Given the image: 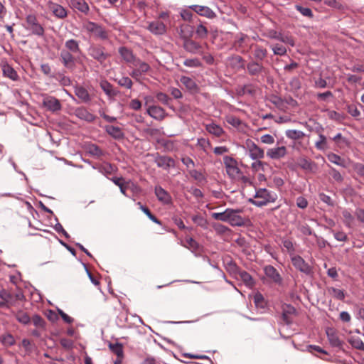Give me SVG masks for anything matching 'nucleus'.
Listing matches in <instances>:
<instances>
[{"label": "nucleus", "instance_id": "obj_1", "mask_svg": "<svg viewBox=\"0 0 364 364\" xmlns=\"http://www.w3.org/2000/svg\"><path fill=\"white\" fill-rule=\"evenodd\" d=\"M277 195L266 188L257 190L255 195V199H250V202L257 207L266 205L276 200Z\"/></svg>", "mask_w": 364, "mask_h": 364}, {"label": "nucleus", "instance_id": "obj_2", "mask_svg": "<svg viewBox=\"0 0 364 364\" xmlns=\"http://www.w3.org/2000/svg\"><path fill=\"white\" fill-rule=\"evenodd\" d=\"M223 162L226 169L228 175L232 179H239L242 176V173L240 168L237 167V163L235 159L232 157L225 156L223 158Z\"/></svg>", "mask_w": 364, "mask_h": 364}, {"label": "nucleus", "instance_id": "obj_3", "mask_svg": "<svg viewBox=\"0 0 364 364\" xmlns=\"http://www.w3.org/2000/svg\"><path fill=\"white\" fill-rule=\"evenodd\" d=\"M83 28L96 38L102 40L108 38L107 31L103 27L95 23L87 21L84 23Z\"/></svg>", "mask_w": 364, "mask_h": 364}, {"label": "nucleus", "instance_id": "obj_4", "mask_svg": "<svg viewBox=\"0 0 364 364\" xmlns=\"http://www.w3.org/2000/svg\"><path fill=\"white\" fill-rule=\"evenodd\" d=\"M42 98V105L46 110L54 113L62 109L60 102L55 97L43 95Z\"/></svg>", "mask_w": 364, "mask_h": 364}, {"label": "nucleus", "instance_id": "obj_5", "mask_svg": "<svg viewBox=\"0 0 364 364\" xmlns=\"http://www.w3.org/2000/svg\"><path fill=\"white\" fill-rule=\"evenodd\" d=\"M245 148L249 153L250 157L252 160L261 159L264 156V150L259 147L253 141L250 139H247L246 141Z\"/></svg>", "mask_w": 364, "mask_h": 364}, {"label": "nucleus", "instance_id": "obj_6", "mask_svg": "<svg viewBox=\"0 0 364 364\" xmlns=\"http://www.w3.org/2000/svg\"><path fill=\"white\" fill-rule=\"evenodd\" d=\"M27 28L31 30L32 33L39 36L44 34V29L43 26L38 23L36 16L28 15L26 16Z\"/></svg>", "mask_w": 364, "mask_h": 364}, {"label": "nucleus", "instance_id": "obj_7", "mask_svg": "<svg viewBox=\"0 0 364 364\" xmlns=\"http://www.w3.org/2000/svg\"><path fill=\"white\" fill-rule=\"evenodd\" d=\"M241 213V209L228 208V223L232 226H242L245 224V220L240 215Z\"/></svg>", "mask_w": 364, "mask_h": 364}, {"label": "nucleus", "instance_id": "obj_8", "mask_svg": "<svg viewBox=\"0 0 364 364\" xmlns=\"http://www.w3.org/2000/svg\"><path fill=\"white\" fill-rule=\"evenodd\" d=\"M291 262L293 266L299 271L310 274L311 273V267L305 262V260L299 255L291 257Z\"/></svg>", "mask_w": 364, "mask_h": 364}, {"label": "nucleus", "instance_id": "obj_9", "mask_svg": "<svg viewBox=\"0 0 364 364\" xmlns=\"http://www.w3.org/2000/svg\"><path fill=\"white\" fill-rule=\"evenodd\" d=\"M226 65L228 67L233 69L235 71L245 68V61L243 58L237 55L230 56L226 60Z\"/></svg>", "mask_w": 364, "mask_h": 364}, {"label": "nucleus", "instance_id": "obj_10", "mask_svg": "<svg viewBox=\"0 0 364 364\" xmlns=\"http://www.w3.org/2000/svg\"><path fill=\"white\" fill-rule=\"evenodd\" d=\"M60 60L68 70H73L75 67V58L73 53L68 50H63L60 54Z\"/></svg>", "mask_w": 364, "mask_h": 364}, {"label": "nucleus", "instance_id": "obj_11", "mask_svg": "<svg viewBox=\"0 0 364 364\" xmlns=\"http://www.w3.org/2000/svg\"><path fill=\"white\" fill-rule=\"evenodd\" d=\"M296 166L305 171L315 173L317 170V165L306 157H299L296 160Z\"/></svg>", "mask_w": 364, "mask_h": 364}, {"label": "nucleus", "instance_id": "obj_12", "mask_svg": "<svg viewBox=\"0 0 364 364\" xmlns=\"http://www.w3.org/2000/svg\"><path fill=\"white\" fill-rule=\"evenodd\" d=\"M189 9L201 16L212 19L216 16L215 13L208 6L200 5H191Z\"/></svg>", "mask_w": 364, "mask_h": 364}, {"label": "nucleus", "instance_id": "obj_13", "mask_svg": "<svg viewBox=\"0 0 364 364\" xmlns=\"http://www.w3.org/2000/svg\"><path fill=\"white\" fill-rule=\"evenodd\" d=\"M264 272L272 282L277 284H281L282 278L279 272L272 265H267L264 267Z\"/></svg>", "mask_w": 364, "mask_h": 364}, {"label": "nucleus", "instance_id": "obj_14", "mask_svg": "<svg viewBox=\"0 0 364 364\" xmlns=\"http://www.w3.org/2000/svg\"><path fill=\"white\" fill-rule=\"evenodd\" d=\"M146 113L151 117L158 121L163 120L166 116L165 110L162 107L156 105L149 106L146 109Z\"/></svg>", "mask_w": 364, "mask_h": 364}, {"label": "nucleus", "instance_id": "obj_15", "mask_svg": "<svg viewBox=\"0 0 364 364\" xmlns=\"http://www.w3.org/2000/svg\"><path fill=\"white\" fill-rule=\"evenodd\" d=\"M328 340L333 347H341L343 341L339 338L336 331L333 328H327L326 331Z\"/></svg>", "mask_w": 364, "mask_h": 364}, {"label": "nucleus", "instance_id": "obj_16", "mask_svg": "<svg viewBox=\"0 0 364 364\" xmlns=\"http://www.w3.org/2000/svg\"><path fill=\"white\" fill-rule=\"evenodd\" d=\"M287 154V148L284 146L269 149L267 156L272 159H279Z\"/></svg>", "mask_w": 364, "mask_h": 364}, {"label": "nucleus", "instance_id": "obj_17", "mask_svg": "<svg viewBox=\"0 0 364 364\" xmlns=\"http://www.w3.org/2000/svg\"><path fill=\"white\" fill-rule=\"evenodd\" d=\"M155 195L157 199L164 204H169L171 203V195L162 187L156 186L154 189Z\"/></svg>", "mask_w": 364, "mask_h": 364}, {"label": "nucleus", "instance_id": "obj_18", "mask_svg": "<svg viewBox=\"0 0 364 364\" xmlns=\"http://www.w3.org/2000/svg\"><path fill=\"white\" fill-rule=\"evenodd\" d=\"M148 29L153 34L162 35L166 32V26L163 22L156 21L149 24Z\"/></svg>", "mask_w": 364, "mask_h": 364}, {"label": "nucleus", "instance_id": "obj_19", "mask_svg": "<svg viewBox=\"0 0 364 364\" xmlns=\"http://www.w3.org/2000/svg\"><path fill=\"white\" fill-rule=\"evenodd\" d=\"M89 54L99 62H103L107 58V55L100 47L92 46L89 49Z\"/></svg>", "mask_w": 364, "mask_h": 364}, {"label": "nucleus", "instance_id": "obj_20", "mask_svg": "<svg viewBox=\"0 0 364 364\" xmlns=\"http://www.w3.org/2000/svg\"><path fill=\"white\" fill-rule=\"evenodd\" d=\"M184 48L186 51L193 54H201V46L191 39L186 40L184 42Z\"/></svg>", "mask_w": 364, "mask_h": 364}, {"label": "nucleus", "instance_id": "obj_21", "mask_svg": "<svg viewBox=\"0 0 364 364\" xmlns=\"http://www.w3.org/2000/svg\"><path fill=\"white\" fill-rule=\"evenodd\" d=\"M119 53L121 57L124 59V60L132 65H133V64L134 63V62H136V60L137 59L134 55L132 51L125 47L119 48Z\"/></svg>", "mask_w": 364, "mask_h": 364}, {"label": "nucleus", "instance_id": "obj_22", "mask_svg": "<svg viewBox=\"0 0 364 364\" xmlns=\"http://www.w3.org/2000/svg\"><path fill=\"white\" fill-rule=\"evenodd\" d=\"M75 114L79 119L89 122H93L95 119V115L88 112V110L84 107H79L76 109Z\"/></svg>", "mask_w": 364, "mask_h": 364}, {"label": "nucleus", "instance_id": "obj_23", "mask_svg": "<svg viewBox=\"0 0 364 364\" xmlns=\"http://www.w3.org/2000/svg\"><path fill=\"white\" fill-rule=\"evenodd\" d=\"M48 9L58 18H63L67 16L65 9L58 4L49 2Z\"/></svg>", "mask_w": 364, "mask_h": 364}, {"label": "nucleus", "instance_id": "obj_24", "mask_svg": "<svg viewBox=\"0 0 364 364\" xmlns=\"http://www.w3.org/2000/svg\"><path fill=\"white\" fill-rule=\"evenodd\" d=\"M104 129L108 134H109L115 139H120L124 137L123 132L118 127L107 125L104 127Z\"/></svg>", "mask_w": 364, "mask_h": 364}, {"label": "nucleus", "instance_id": "obj_25", "mask_svg": "<svg viewBox=\"0 0 364 364\" xmlns=\"http://www.w3.org/2000/svg\"><path fill=\"white\" fill-rule=\"evenodd\" d=\"M205 129L210 134L218 137L221 136L225 132L223 129L220 125L215 123L205 124Z\"/></svg>", "mask_w": 364, "mask_h": 364}, {"label": "nucleus", "instance_id": "obj_26", "mask_svg": "<svg viewBox=\"0 0 364 364\" xmlns=\"http://www.w3.org/2000/svg\"><path fill=\"white\" fill-rule=\"evenodd\" d=\"M247 69L252 75H259L264 70V67L257 62L252 61L247 64Z\"/></svg>", "mask_w": 364, "mask_h": 364}, {"label": "nucleus", "instance_id": "obj_27", "mask_svg": "<svg viewBox=\"0 0 364 364\" xmlns=\"http://www.w3.org/2000/svg\"><path fill=\"white\" fill-rule=\"evenodd\" d=\"M238 279H241L246 287L249 288L253 287L255 281L252 276L245 271H240L238 272Z\"/></svg>", "mask_w": 364, "mask_h": 364}, {"label": "nucleus", "instance_id": "obj_28", "mask_svg": "<svg viewBox=\"0 0 364 364\" xmlns=\"http://www.w3.org/2000/svg\"><path fill=\"white\" fill-rule=\"evenodd\" d=\"M70 5L73 9L85 14L89 11V6L85 0H70Z\"/></svg>", "mask_w": 364, "mask_h": 364}, {"label": "nucleus", "instance_id": "obj_29", "mask_svg": "<svg viewBox=\"0 0 364 364\" xmlns=\"http://www.w3.org/2000/svg\"><path fill=\"white\" fill-rule=\"evenodd\" d=\"M2 71L5 77H9L14 81H16L18 79V75L16 71L8 64L3 65Z\"/></svg>", "mask_w": 364, "mask_h": 364}, {"label": "nucleus", "instance_id": "obj_30", "mask_svg": "<svg viewBox=\"0 0 364 364\" xmlns=\"http://www.w3.org/2000/svg\"><path fill=\"white\" fill-rule=\"evenodd\" d=\"M156 164L159 167H161L164 169H167L171 166H173L174 161L170 157L161 156L156 159Z\"/></svg>", "mask_w": 364, "mask_h": 364}, {"label": "nucleus", "instance_id": "obj_31", "mask_svg": "<svg viewBox=\"0 0 364 364\" xmlns=\"http://www.w3.org/2000/svg\"><path fill=\"white\" fill-rule=\"evenodd\" d=\"M65 50L69 51L71 53L75 54L80 52L79 43L74 40L70 39L65 43Z\"/></svg>", "mask_w": 364, "mask_h": 364}, {"label": "nucleus", "instance_id": "obj_32", "mask_svg": "<svg viewBox=\"0 0 364 364\" xmlns=\"http://www.w3.org/2000/svg\"><path fill=\"white\" fill-rule=\"evenodd\" d=\"M75 93L78 98L85 102H89L90 100V95L87 90L82 87H76L75 88Z\"/></svg>", "mask_w": 364, "mask_h": 364}, {"label": "nucleus", "instance_id": "obj_33", "mask_svg": "<svg viewBox=\"0 0 364 364\" xmlns=\"http://www.w3.org/2000/svg\"><path fill=\"white\" fill-rule=\"evenodd\" d=\"M285 135L289 139L296 140L303 138L305 134L299 130L288 129L285 132Z\"/></svg>", "mask_w": 364, "mask_h": 364}, {"label": "nucleus", "instance_id": "obj_34", "mask_svg": "<svg viewBox=\"0 0 364 364\" xmlns=\"http://www.w3.org/2000/svg\"><path fill=\"white\" fill-rule=\"evenodd\" d=\"M100 87L107 96L112 97L115 95L112 85L107 80H102L100 82Z\"/></svg>", "mask_w": 364, "mask_h": 364}, {"label": "nucleus", "instance_id": "obj_35", "mask_svg": "<svg viewBox=\"0 0 364 364\" xmlns=\"http://www.w3.org/2000/svg\"><path fill=\"white\" fill-rule=\"evenodd\" d=\"M15 317L16 320L24 325H26L30 323L31 318L27 313L23 311H18L16 314Z\"/></svg>", "mask_w": 364, "mask_h": 364}, {"label": "nucleus", "instance_id": "obj_36", "mask_svg": "<svg viewBox=\"0 0 364 364\" xmlns=\"http://www.w3.org/2000/svg\"><path fill=\"white\" fill-rule=\"evenodd\" d=\"M342 215L343 217V223L348 228H351L354 222L353 215L346 209L342 211Z\"/></svg>", "mask_w": 364, "mask_h": 364}, {"label": "nucleus", "instance_id": "obj_37", "mask_svg": "<svg viewBox=\"0 0 364 364\" xmlns=\"http://www.w3.org/2000/svg\"><path fill=\"white\" fill-rule=\"evenodd\" d=\"M184 246L196 253L198 252L200 249L198 243L191 237L186 239V245H184Z\"/></svg>", "mask_w": 364, "mask_h": 364}, {"label": "nucleus", "instance_id": "obj_38", "mask_svg": "<svg viewBox=\"0 0 364 364\" xmlns=\"http://www.w3.org/2000/svg\"><path fill=\"white\" fill-rule=\"evenodd\" d=\"M267 51L265 48L256 46L254 50V57L257 60H262L267 56Z\"/></svg>", "mask_w": 364, "mask_h": 364}, {"label": "nucleus", "instance_id": "obj_39", "mask_svg": "<svg viewBox=\"0 0 364 364\" xmlns=\"http://www.w3.org/2000/svg\"><path fill=\"white\" fill-rule=\"evenodd\" d=\"M180 81L190 90H194L196 88L195 82L189 77L182 76Z\"/></svg>", "mask_w": 364, "mask_h": 364}, {"label": "nucleus", "instance_id": "obj_40", "mask_svg": "<svg viewBox=\"0 0 364 364\" xmlns=\"http://www.w3.org/2000/svg\"><path fill=\"white\" fill-rule=\"evenodd\" d=\"M315 147L321 151L327 149V139L324 135L321 134L318 135V140L315 143Z\"/></svg>", "mask_w": 364, "mask_h": 364}, {"label": "nucleus", "instance_id": "obj_41", "mask_svg": "<svg viewBox=\"0 0 364 364\" xmlns=\"http://www.w3.org/2000/svg\"><path fill=\"white\" fill-rule=\"evenodd\" d=\"M133 66L137 68L142 74L146 73L150 70V66L146 63L142 62L139 59L136 60Z\"/></svg>", "mask_w": 364, "mask_h": 364}, {"label": "nucleus", "instance_id": "obj_42", "mask_svg": "<svg viewBox=\"0 0 364 364\" xmlns=\"http://www.w3.org/2000/svg\"><path fill=\"white\" fill-rule=\"evenodd\" d=\"M208 29L204 25H203L202 23L198 25V26L196 28V35L197 38L201 39L205 38L208 36Z\"/></svg>", "mask_w": 364, "mask_h": 364}, {"label": "nucleus", "instance_id": "obj_43", "mask_svg": "<svg viewBox=\"0 0 364 364\" xmlns=\"http://www.w3.org/2000/svg\"><path fill=\"white\" fill-rule=\"evenodd\" d=\"M349 343L357 349L364 350V343L358 336H351Z\"/></svg>", "mask_w": 364, "mask_h": 364}, {"label": "nucleus", "instance_id": "obj_44", "mask_svg": "<svg viewBox=\"0 0 364 364\" xmlns=\"http://www.w3.org/2000/svg\"><path fill=\"white\" fill-rule=\"evenodd\" d=\"M109 349L112 353L116 354L117 357L122 358L123 355V348L122 346L118 343H109Z\"/></svg>", "mask_w": 364, "mask_h": 364}, {"label": "nucleus", "instance_id": "obj_45", "mask_svg": "<svg viewBox=\"0 0 364 364\" xmlns=\"http://www.w3.org/2000/svg\"><path fill=\"white\" fill-rule=\"evenodd\" d=\"M0 341L3 345L10 346L14 344L15 339L11 334L6 333L1 336Z\"/></svg>", "mask_w": 364, "mask_h": 364}, {"label": "nucleus", "instance_id": "obj_46", "mask_svg": "<svg viewBox=\"0 0 364 364\" xmlns=\"http://www.w3.org/2000/svg\"><path fill=\"white\" fill-rule=\"evenodd\" d=\"M211 216L215 220L228 223V208L221 213H213Z\"/></svg>", "mask_w": 364, "mask_h": 364}, {"label": "nucleus", "instance_id": "obj_47", "mask_svg": "<svg viewBox=\"0 0 364 364\" xmlns=\"http://www.w3.org/2000/svg\"><path fill=\"white\" fill-rule=\"evenodd\" d=\"M137 205L151 221L156 224H160V221L154 215L151 214L150 210L146 207L144 206L140 202L137 203Z\"/></svg>", "mask_w": 364, "mask_h": 364}, {"label": "nucleus", "instance_id": "obj_48", "mask_svg": "<svg viewBox=\"0 0 364 364\" xmlns=\"http://www.w3.org/2000/svg\"><path fill=\"white\" fill-rule=\"evenodd\" d=\"M87 151L90 155L96 157H100L102 155V151L95 144L89 145Z\"/></svg>", "mask_w": 364, "mask_h": 364}, {"label": "nucleus", "instance_id": "obj_49", "mask_svg": "<svg viewBox=\"0 0 364 364\" xmlns=\"http://www.w3.org/2000/svg\"><path fill=\"white\" fill-rule=\"evenodd\" d=\"M328 292L336 299L343 300L345 298V293L343 290L336 288H330Z\"/></svg>", "mask_w": 364, "mask_h": 364}, {"label": "nucleus", "instance_id": "obj_50", "mask_svg": "<svg viewBox=\"0 0 364 364\" xmlns=\"http://www.w3.org/2000/svg\"><path fill=\"white\" fill-rule=\"evenodd\" d=\"M296 9L299 11L304 16L312 18L313 17V13L311 10L309 8L307 7H303L300 5H296L295 6Z\"/></svg>", "mask_w": 364, "mask_h": 364}, {"label": "nucleus", "instance_id": "obj_51", "mask_svg": "<svg viewBox=\"0 0 364 364\" xmlns=\"http://www.w3.org/2000/svg\"><path fill=\"white\" fill-rule=\"evenodd\" d=\"M156 97L158 100V101L161 102L165 105H169V102L171 101V98L165 93L164 92H158L156 95Z\"/></svg>", "mask_w": 364, "mask_h": 364}, {"label": "nucleus", "instance_id": "obj_52", "mask_svg": "<svg viewBox=\"0 0 364 364\" xmlns=\"http://www.w3.org/2000/svg\"><path fill=\"white\" fill-rule=\"evenodd\" d=\"M254 302L257 307H264V297L260 293H257L255 294Z\"/></svg>", "mask_w": 364, "mask_h": 364}, {"label": "nucleus", "instance_id": "obj_53", "mask_svg": "<svg viewBox=\"0 0 364 364\" xmlns=\"http://www.w3.org/2000/svg\"><path fill=\"white\" fill-rule=\"evenodd\" d=\"M118 84L120 86L130 89L132 86V81L128 77H122L118 80Z\"/></svg>", "mask_w": 364, "mask_h": 364}, {"label": "nucleus", "instance_id": "obj_54", "mask_svg": "<svg viewBox=\"0 0 364 364\" xmlns=\"http://www.w3.org/2000/svg\"><path fill=\"white\" fill-rule=\"evenodd\" d=\"M226 121L228 124H231L234 127H238L241 124V121L239 118L230 115L226 117Z\"/></svg>", "mask_w": 364, "mask_h": 364}, {"label": "nucleus", "instance_id": "obj_55", "mask_svg": "<svg viewBox=\"0 0 364 364\" xmlns=\"http://www.w3.org/2000/svg\"><path fill=\"white\" fill-rule=\"evenodd\" d=\"M272 50L274 54L278 55H284L287 52V49L284 46L278 44L272 47Z\"/></svg>", "mask_w": 364, "mask_h": 364}, {"label": "nucleus", "instance_id": "obj_56", "mask_svg": "<svg viewBox=\"0 0 364 364\" xmlns=\"http://www.w3.org/2000/svg\"><path fill=\"white\" fill-rule=\"evenodd\" d=\"M184 65L187 67L197 68L200 66L201 63L197 58L187 59L184 61Z\"/></svg>", "mask_w": 364, "mask_h": 364}, {"label": "nucleus", "instance_id": "obj_57", "mask_svg": "<svg viewBox=\"0 0 364 364\" xmlns=\"http://www.w3.org/2000/svg\"><path fill=\"white\" fill-rule=\"evenodd\" d=\"M112 181L115 185L118 186V188H119L121 193L124 195H126V188L124 187V184L122 183L123 178H112Z\"/></svg>", "mask_w": 364, "mask_h": 364}, {"label": "nucleus", "instance_id": "obj_58", "mask_svg": "<svg viewBox=\"0 0 364 364\" xmlns=\"http://www.w3.org/2000/svg\"><path fill=\"white\" fill-rule=\"evenodd\" d=\"M261 142L265 144H273L274 143V138L270 134H264L260 138Z\"/></svg>", "mask_w": 364, "mask_h": 364}, {"label": "nucleus", "instance_id": "obj_59", "mask_svg": "<svg viewBox=\"0 0 364 364\" xmlns=\"http://www.w3.org/2000/svg\"><path fill=\"white\" fill-rule=\"evenodd\" d=\"M330 174L331 175L332 178L338 182H342L343 180V177L340 173L338 171H337L336 168H332L331 169Z\"/></svg>", "mask_w": 364, "mask_h": 364}, {"label": "nucleus", "instance_id": "obj_60", "mask_svg": "<svg viewBox=\"0 0 364 364\" xmlns=\"http://www.w3.org/2000/svg\"><path fill=\"white\" fill-rule=\"evenodd\" d=\"M353 170L360 176H364V165L355 163L353 165Z\"/></svg>", "mask_w": 364, "mask_h": 364}, {"label": "nucleus", "instance_id": "obj_61", "mask_svg": "<svg viewBox=\"0 0 364 364\" xmlns=\"http://www.w3.org/2000/svg\"><path fill=\"white\" fill-rule=\"evenodd\" d=\"M327 158L328 161L334 164H339L340 160L341 159V157L336 154L330 153L327 155Z\"/></svg>", "mask_w": 364, "mask_h": 364}, {"label": "nucleus", "instance_id": "obj_62", "mask_svg": "<svg viewBox=\"0 0 364 364\" xmlns=\"http://www.w3.org/2000/svg\"><path fill=\"white\" fill-rule=\"evenodd\" d=\"M308 202L306 198L302 196H299L296 198V205L301 208L304 209L307 207Z\"/></svg>", "mask_w": 364, "mask_h": 364}, {"label": "nucleus", "instance_id": "obj_63", "mask_svg": "<svg viewBox=\"0 0 364 364\" xmlns=\"http://www.w3.org/2000/svg\"><path fill=\"white\" fill-rule=\"evenodd\" d=\"M283 247L289 252L294 251L293 242L290 240H284L282 242Z\"/></svg>", "mask_w": 364, "mask_h": 364}, {"label": "nucleus", "instance_id": "obj_64", "mask_svg": "<svg viewBox=\"0 0 364 364\" xmlns=\"http://www.w3.org/2000/svg\"><path fill=\"white\" fill-rule=\"evenodd\" d=\"M129 107L134 110H139L141 107V102L137 99L131 100Z\"/></svg>", "mask_w": 364, "mask_h": 364}]
</instances>
